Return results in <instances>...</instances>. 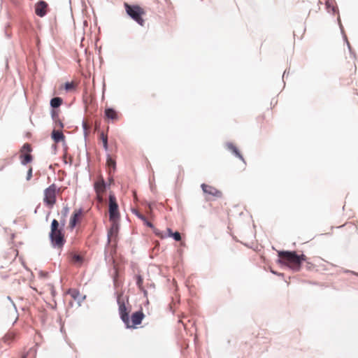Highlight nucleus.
Returning a JSON list of instances; mask_svg holds the SVG:
<instances>
[{
	"mask_svg": "<svg viewBox=\"0 0 358 358\" xmlns=\"http://www.w3.org/2000/svg\"><path fill=\"white\" fill-rule=\"evenodd\" d=\"M280 262L295 271L301 269V265L303 262L306 260V256L304 255H298L293 251H280L278 252Z\"/></svg>",
	"mask_w": 358,
	"mask_h": 358,
	"instance_id": "1",
	"label": "nucleus"
},
{
	"mask_svg": "<svg viewBox=\"0 0 358 358\" xmlns=\"http://www.w3.org/2000/svg\"><path fill=\"white\" fill-rule=\"evenodd\" d=\"M59 222L57 220H53L51 224L50 238L54 247L62 248L64 243V234L62 229L59 227Z\"/></svg>",
	"mask_w": 358,
	"mask_h": 358,
	"instance_id": "2",
	"label": "nucleus"
},
{
	"mask_svg": "<svg viewBox=\"0 0 358 358\" xmlns=\"http://www.w3.org/2000/svg\"><path fill=\"white\" fill-rule=\"evenodd\" d=\"M60 192V188H58L55 184H52L44 190L43 202L46 206L52 208L57 201V194Z\"/></svg>",
	"mask_w": 358,
	"mask_h": 358,
	"instance_id": "3",
	"label": "nucleus"
},
{
	"mask_svg": "<svg viewBox=\"0 0 358 358\" xmlns=\"http://www.w3.org/2000/svg\"><path fill=\"white\" fill-rule=\"evenodd\" d=\"M124 7L127 13L138 24L143 26L144 24L143 15L145 13L143 8L137 5L130 6L127 3H124Z\"/></svg>",
	"mask_w": 358,
	"mask_h": 358,
	"instance_id": "4",
	"label": "nucleus"
},
{
	"mask_svg": "<svg viewBox=\"0 0 358 358\" xmlns=\"http://www.w3.org/2000/svg\"><path fill=\"white\" fill-rule=\"evenodd\" d=\"M120 213L116 198L113 194L109 195V220L110 221H118Z\"/></svg>",
	"mask_w": 358,
	"mask_h": 358,
	"instance_id": "5",
	"label": "nucleus"
},
{
	"mask_svg": "<svg viewBox=\"0 0 358 358\" xmlns=\"http://www.w3.org/2000/svg\"><path fill=\"white\" fill-rule=\"evenodd\" d=\"M145 315L142 310H138L132 313L131 318L129 317V324H125L127 328L136 329L137 326L141 324Z\"/></svg>",
	"mask_w": 358,
	"mask_h": 358,
	"instance_id": "6",
	"label": "nucleus"
},
{
	"mask_svg": "<svg viewBox=\"0 0 358 358\" xmlns=\"http://www.w3.org/2000/svg\"><path fill=\"white\" fill-rule=\"evenodd\" d=\"M117 304L121 320L124 324H129V314L131 310L126 306L124 300L121 299V296L117 297Z\"/></svg>",
	"mask_w": 358,
	"mask_h": 358,
	"instance_id": "7",
	"label": "nucleus"
},
{
	"mask_svg": "<svg viewBox=\"0 0 358 358\" xmlns=\"http://www.w3.org/2000/svg\"><path fill=\"white\" fill-rule=\"evenodd\" d=\"M83 216L84 212L82 208L75 210L70 217L69 228L73 230L76 227V225L81 222Z\"/></svg>",
	"mask_w": 358,
	"mask_h": 358,
	"instance_id": "8",
	"label": "nucleus"
},
{
	"mask_svg": "<svg viewBox=\"0 0 358 358\" xmlns=\"http://www.w3.org/2000/svg\"><path fill=\"white\" fill-rule=\"evenodd\" d=\"M31 152V147L30 144L25 143L20 150V158L22 164H27L31 162L32 156L30 154Z\"/></svg>",
	"mask_w": 358,
	"mask_h": 358,
	"instance_id": "9",
	"label": "nucleus"
},
{
	"mask_svg": "<svg viewBox=\"0 0 358 358\" xmlns=\"http://www.w3.org/2000/svg\"><path fill=\"white\" fill-rule=\"evenodd\" d=\"M201 188L206 194L212 196L215 198H220L222 196V193L220 190L211 185L202 184Z\"/></svg>",
	"mask_w": 358,
	"mask_h": 358,
	"instance_id": "10",
	"label": "nucleus"
},
{
	"mask_svg": "<svg viewBox=\"0 0 358 358\" xmlns=\"http://www.w3.org/2000/svg\"><path fill=\"white\" fill-rule=\"evenodd\" d=\"M94 189L96 194V198L99 201H102L103 194L106 190V185L103 178L99 179L94 183Z\"/></svg>",
	"mask_w": 358,
	"mask_h": 358,
	"instance_id": "11",
	"label": "nucleus"
},
{
	"mask_svg": "<svg viewBox=\"0 0 358 358\" xmlns=\"http://www.w3.org/2000/svg\"><path fill=\"white\" fill-rule=\"evenodd\" d=\"M48 3L44 1H39L35 5V13L39 17H43L47 13Z\"/></svg>",
	"mask_w": 358,
	"mask_h": 358,
	"instance_id": "12",
	"label": "nucleus"
},
{
	"mask_svg": "<svg viewBox=\"0 0 358 358\" xmlns=\"http://www.w3.org/2000/svg\"><path fill=\"white\" fill-rule=\"evenodd\" d=\"M111 227L108 232V241L110 242L113 238L115 239L118 231V221H110Z\"/></svg>",
	"mask_w": 358,
	"mask_h": 358,
	"instance_id": "13",
	"label": "nucleus"
},
{
	"mask_svg": "<svg viewBox=\"0 0 358 358\" xmlns=\"http://www.w3.org/2000/svg\"><path fill=\"white\" fill-rule=\"evenodd\" d=\"M105 116L112 121H115L118 119L117 113L113 108H106L105 110Z\"/></svg>",
	"mask_w": 358,
	"mask_h": 358,
	"instance_id": "14",
	"label": "nucleus"
},
{
	"mask_svg": "<svg viewBox=\"0 0 358 358\" xmlns=\"http://www.w3.org/2000/svg\"><path fill=\"white\" fill-rule=\"evenodd\" d=\"M134 278L136 280V285H137L138 289L141 292H143L145 296H147L148 292H147V290L145 289V287L143 285V277L141 275L137 274V275H135Z\"/></svg>",
	"mask_w": 358,
	"mask_h": 358,
	"instance_id": "15",
	"label": "nucleus"
},
{
	"mask_svg": "<svg viewBox=\"0 0 358 358\" xmlns=\"http://www.w3.org/2000/svg\"><path fill=\"white\" fill-rule=\"evenodd\" d=\"M67 294L71 296L75 301L78 302L82 299V296L80 292L76 289H69L67 292Z\"/></svg>",
	"mask_w": 358,
	"mask_h": 358,
	"instance_id": "16",
	"label": "nucleus"
},
{
	"mask_svg": "<svg viewBox=\"0 0 358 358\" xmlns=\"http://www.w3.org/2000/svg\"><path fill=\"white\" fill-rule=\"evenodd\" d=\"M83 257L79 254L73 253L71 255V262L76 265L80 266L83 263Z\"/></svg>",
	"mask_w": 358,
	"mask_h": 358,
	"instance_id": "17",
	"label": "nucleus"
},
{
	"mask_svg": "<svg viewBox=\"0 0 358 358\" xmlns=\"http://www.w3.org/2000/svg\"><path fill=\"white\" fill-rule=\"evenodd\" d=\"M227 148L231 150L234 154L236 155L238 158H240L241 160L244 161V159L242 156V155L240 153V152L238 150L237 148L235 145H234L232 143H227L226 144Z\"/></svg>",
	"mask_w": 358,
	"mask_h": 358,
	"instance_id": "18",
	"label": "nucleus"
},
{
	"mask_svg": "<svg viewBox=\"0 0 358 358\" xmlns=\"http://www.w3.org/2000/svg\"><path fill=\"white\" fill-rule=\"evenodd\" d=\"M52 138L56 143H58L64 139V136L62 131L53 130L52 133Z\"/></svg>",
	"mask_w": 358,
	"mask_h": 358,
	"instance_id": "19",
	"label": "nucleus"
},
{
	"mask_svg": "<svg viewBox=\"0 0 358 358\" xmlns=\"http://www.w3.org/2000/svg\"><path fill=\"white\" fill-rule=\"evenodd\" d=\"M77 87V83L72 81L64 84V89L66 92L74 91Z\"/></svg>",
	"mask_w": 358,
	"mask_h": 358,
	"instance_id": "20",
	"label": "nucleus"
},
{
	"mask_svg": "<svg viewBox=\"0 0 358 358\" xmlns=\"http://www.w3.org/2000/svg\"><path fill=\"white\" fill-rule=\"evenodd\" d=\"M62 103V99L60 97H55L50 101V105L52 108H58Z\"/></svg>",
	"mask_w": 358,
	"mask_h": 358,
	"instance_id": "21",
	"label": "nucleus"
},
{
	"mask_svg": "<svg viewBox=\"0 0 358 358\" xmlns=\"http://www.w3.org/2000/svg\"><path fill=\"white\" fill-rule=\"evenodd\" d=\"M100 140H101L102 143H103V147L104 148V150L106 151L108 150V136L107 135H106L103 131L101 132L100 134Z\"/></svg>",
	"mask_w": 358,
	"mask_h": 358,
	"instance_id": "22",
	"label": "nucleus"
},
{
	"mask_svg": "<svg viewBox=\"0 0 358 358\" xmlns=\"http://www.w3.org/2000/svg\"><path fill=\"white\" fill-rule=\"evenodd\" d=\"M106 164L110 169H113V171L115 170V168H116L115 160L112 159V157L109 155L107 157Z\"/></svg>",
	"mask_w": 358,
	"mask_h": 358,
	"instance_id": "23",
	"label": "nucleus"
},
{
	"mask_svg": "<svg viewBox=\"0 0 358 358\" xmlns=\"http://www.w3.org/2000/svg\"><path fill=\"white\" fill-rule=\"evenodd\" d=\"M343 227L347 230V231H351L352 233H355V232H357V225H355L353 224L352 223H348V224H345V225L343 226Z\"/></svg>",
	"mask_w": 358,
	"mask_h": 358,
	"instance_id": "24",
	"label": "nucleus"
},
{
	"mask_svg": "<svg viewBox=\"0 0 358 358\" xmlns=\"http://www.w3.org/2000/svg\"><path fill=\"white\" fill-rule=\"evenodd\" d=\"M16 334L14 331H9L5 335L3 339L5 342L10 343L11 341L14 340Z\"/></svg>",
	"mask_w": 358,
	"mask_h": 358,
	"instance_id": "25",
	"label": "nucleus"
},
{
	"mask_svg": "<svg viewBox=\"0 0 358 358\" xmlns=\"http://www.w3.org/2000/svg\"><path fill=\"white\" fill-rule=\"evenodd\" d=\"M176 241H179L181 240V236L180 234L178 231L173 233L171 236Z\"/></svg>",
	"mask_w": 358,
	"mask_h": 358,
	"instance_id": "26",
	"label": "nucleus"
},
{
	"mask_svg": "<svg viewBox=\"0 0 358 358\" xmlns=\"http://www.w3.org/2000/svg\"><path fill=\"white\" fill-rule=\"evenodd\" d=\"M32 171H33L32 167H29V169L27 171V180H31V178L32 177Z\"/></svg>",
	"mask_w": 358,
	"mask_h": 358,
	"instance_id": "27",
	"label": "nucleus"
},
{
	"mask_svg": "<svg viewBox=\"0 0 358 358\" xmlns=\"http://www.w3.org/2000/svg\"><path fill=\"white\" fill-rule=\"evenodd\" d=\"M350 70L352 71V73H354L356 71V66L354 62L350 64Z\"/></svg>",
	"mask_w": 358,
	"mask_h": 358,
	"instance_id": "28",
	"label": "nucleus"
},
{
	"mask_svg": "<svg viewBox=\"0 0 358 358\" xmlns=\"http://www.w3.org/2000/svg\"><path fill=\"white\" fill-rule=\"evenodd\" d=\"M48 289L50 292L51 294L54 296L55 292L54 287L52 285H48Z\"/></svg>",
	"mask_w": 358,
	"mask_h": 358,
	"instance_id": "29",
	"label": "nucleus"
},
{
	"mask_svg": "<svg viewBox=\"0 0 358 358\" xmlns=\"http://www.w3.org/2000/svg\"><path fill=\"white\" fill-rule=\"evenodd\" d=\"M136 215H137V217H138V218H140V219H141V220H143V222H144V221H146V220H147V219H146V217H145L143 215H142V214H141V213H136Z\"/></svg>",
	"mask_w": 358,
	"mask_h": 358,
	"instance_id": "30",
	"label": "nucleus"
},
{
	"mask_svg": "<svg viewBox=\"0 0 358 358\" xmlns=\"http://www.w3.org/2000/svg\"><path fill=\"white\" fill-rule=\"evenodd\" d=\"M143 222L148 227L153 228V224L150 222H149L148 220H146V221H144Z\"/></svg>",
	"mask_w": 358,
	"mask_h": 358,
	"instance_id": "31",
	"label": "nucleus"
},
{
	"mask_svg": "<svg viewBox=\"0 0 358 358\" xmlns=\"http://www.w3.org/2000/svg\"><path fill=\"white\" fill-rule=\"evenodd\" d=\"M68 213H69V208L67 207L64 208L62 210V213L64 217H66Z\"/></svg>",
	"mask_w": 358,
	"mask_h": 358,
	"instance_id": "32",
	"label": "nucleus"
},
{
	"mask_svg": "<svg viewBox=\"0 0 358 358\" xmlns=\"http://www.w3.org/2000/svg\"><path fill=\"white\" fill-rule=\"evenodd\" d=\"M167 231H168V234H169V236H172V234H173V233L172 232V231H171V229H167Z\"/></svg>",
	"mask_w": 358,
	"mask_h": 358,
	"instance_id": "33",
	"label": "nucleus"
},
{
	"mask_svg": "<svg viewBox=\"0 0 358 358\" xmlns=\"http://www.w3.org/2000/svg\"><path fill=\"white\" fill-rule=\"evenodd\" d=\"M83 128L85 130H87L88 128L87 124L86 122H83Z\"/></svg>",
	"mask_w": 358,
	"mask_h": 358,
	"instance_id": "34",
	"label": "nucleus"
},
{
	"mask_svg": "<svg viewBox=\"0 0 358 358\" xmlns=\"http://www.w3.org/2000/svg\"><path fill=\"white\" fill-rule=\"evenodd\" d=\"M47 275H48V273H43V272H41V273H40V275H41V276H43V277H45Z\"/></svg>",
	"mask_w": 358,
	"mask_h": 358,
	"instance_id": "35",
	"label": "nucleus"
},
{
	"mask_svg": "<svg viewBox=\"0 0 358 358\" xmlns=\"http://www.w3.org/2000/svg\"><path fill=\"white\" fill-rule=\"evenodd\" d=\"M66 153L64 155V159H66ZM64 161H65V162L66 163V159H64Z\"/></svg>",
	"mask_w": 358,
	"mask_h": 358,
	"instance_id": "36",
	"label": "nucleus"
},
{
	"mask_svg": "<svg viewBox=\"0 0 358 358\" xmlns=\"http://www.w3.org/2000/svg\"><path fill=\"white\" fill-rule=\"evenodd\" d=\"M45 290L43 289L42 291L40 292V294H42V292H44Z\"/></svg>",
	"mask_w": 358,
	"mask_h": 358,
	"instance_id": "37",
	"label": "nucleus"
},
{
	"mask_svg": "<svg viewBox=\"0 0 358 358\" xmlns=\"http://www.w3.org/2000/svg\"><path fill=\"white\" fill-rule=\"evenodd\" d=\"M22 358H24V357H22Z\"/></svg>",
	"mask_w": 358,
	"mask_h": 358,
	"instance_id": "38",
	"label": "nucleus"
}]
</instances>
